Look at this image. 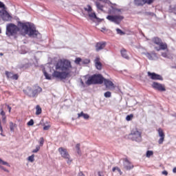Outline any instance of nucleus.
Here are the masks:
<instances>
[{
    "label": "nucleus",
    "mask_w": 176,
    "mask_h": 176,
    "mask_svg": "<svg viewBox=\"0 0 176 176\" xmlns=\"http://www.w3.org/2000/svg\"><path fill=\"white\" fill-rule=\"evenodd\" d=\"M42 113V108H41V106L36 105V115H41Z\"/></svg>",
    "instance_id": "nucleus-25"
},
{
    "label": "nucleus",
    "mask_w": 176,
    "mask_h": 176,
    "mask_svg": "<svg viewBox=\"0 0 176 176\" xmlns=\"http://www.w3.org/2000/svg\"><path fill=\"white\" fill-rule=\"evenodd\" d=\"M28 126H34V120L31 119L28 122Z\"/></svg>",
    "instance_id": "nucleus-44"
},
{
    "label": "nucleus",
    "mask_w": 176,
    "mask_h": 176,
    "mask_svg": "<svg viewBox=\"0 0 176 176\" xmlns=\"http://www.w3.org/2000/svg\"><path fill=\"white\" fill-rule=\"evenodd\" d=\"M43 73L44 76L45 77V79L47 80H52V76L46 72V69L45 68L43 69Z\"/></svg>",
    "instance_id": "nucleus-24"
},
{
    "label": "nucleus",
    "mask_w": 176,
    "mask_h": 176,
    "mask_svg": "<svg viewBox=\"0 0 176 176\" xmlns=\"http://www.w3.org/2000/svg\"><path fill=\"white\" fill-rule=\"evenodd\" d=\"M98 176H102V175H101V173H100V172H98Z\"/></svg>",
    "instance_id": "nucleus-61"
},
{
    "label": "nucleus",
    "mask_w": 176,
    "mask_h": 176,
    "mask_svg": "<svg viewBox=\"0 0 176 176\" xmlns=\"http://www.w3.org/2000/svg\"><path fill=\"white\" fill-rule=\"evenodd\" d=\"M76 151H79L80 149V144L78 143L76 145Z\"/></svg>",
    "instance_id": "nucleus-48"
},
{
    "label": "nucleus",
    "mask_w": 176,
    "mask_h": 176,
    "mask_svg": "<svg viewBox=\"0 0 176 176\" xmlns=\"http://www.w3.org/2000/svg\"><path fill=\"white\" fill-rule=\"evenodd\" d=\"M117 171L119 173L120 175H122L123 174V172H122V170H120L119 167L117 168Z\"/></svg>",
    "instance_id": "nucleus-51"
},
{
    "label": "nucleus",
    "mask_w": 176,
    "mask_h": 176,
    "mask_svg": "<svg viewBox=\"0 0 176 176\" xmlns=\"http://www.w3.org/2000/svg\"><path fill=\"white\" fill-rule=\"evenodd\" d=\"M96 5L97 9H98L99 10H102V9L104 8V6L101 5L100 2H96Z\"/></svg>",
    "instance_id": "nucleus-28"
},
{
    "label": "nucleus",
    "mask_w": 176,
    "mask_h": 176,
    "mask_svg": "<svg viewBox=\"0 0 176 176\" xmlns=\"http://www.w3.org/2000/svg\"><path fill=\"white\" fill-rule=\"evenodd\" d=\"M23 93L29 97H32V88H31V87H28L26 89H23Z\"/></svg>",
    "instance_id": "nucleus-21"
},
{
    "label": "nucleus",
    "mask_w": 176,
    "mask_h": 176,
    "mask_svg": "<svg viewBox=\"0 0 176 176\" xmlns=\"http://www.w3.org/2000/svg\"><path fill=\"white\" fill-rule=\"evenodd\" d=\"M106 30H107V28H102L101 32H103V31H106Z\"/></svg>",
    "instance_id": "nucleus-59"
},
{
    "label": "nucleus",
    "mask_w": 176,
    "mask_h": 176,
    "mask_svg": "<svg viewBox=\"0 0 176 176\" xmlns=\"http://www.w3.org/2000/svg\"><path fill=\"white\" fill-rule=\"evenodd\" d=\"M1 112H0V115L1 116H6V113H5V111H3V109H1Z\"/></svg>",
    "instance_id": "nucleus-45"
},
{
    "label": "nucleus",
    "mask_w": 176,
    "mask_h": 176,
    "mask_svg": "<svg viewBox=\"0 0 176 176\" xmlns=\"http://www.w3.org/2000/svg\"><path fill=\"white\" fill-rule=\"evenodd\" d=\"M58 152L61 155L63 159H66L67 164H69L72 160H71V157L69 156V154L68 153V151H67V149L60 147L58 148Z\"/></svg>",
    "instance_id": "nucleus-7"
},
{
    "label": "nucleus",
    "mask_w": 176,
    "mask_h": 176,
    "mask_svg": "<svg viewBox=\"0 0 176 176\" xmlns=\"http://www.w3.org/2000/svg\"><path fill=\"white\" fill-rule=\"evenodd\" d=\"M0 56H3V53H0Z\"/></svg>",
    "instance_id": "nucleus-62"
},
{
    "label": "nucleus",
    "mask_w": 176,
    "mask_h": 176,
    "mask_svg": "<svg viewBox=\"0 0 176 176\" xmlns=\"http://www.w3.org/2000/svg\"><path fill=\"white\" fill-rule=\"evenodd\" d=\"M173 173H176V167H175V168L173 169Z\"/></svg>",
    "instance_id": "nucleus-60"
},
{
    "label": "nucleus",
    "mask_w": 176,
    "mask_h": 176,
    "mask_svg": "<svg viewBox=\"0 0 176 176\" xmlns=\"http://www.w3.org/2000/svg\"><path fill=\"white\" fill-rule=\"evenodd\" d=\"M84 10L90 13L91 12H93V8H91V6L87 5V8H84Z\"/></svg>",
    "instance_id": "nucleus-27"
},
{
    "label": "nucleus",
    "mask_w": 176,
    "mask_h": 176,
    "mask_svg": "<svg viewBox=\"0 0 176 176\" xmlns=\"http://www.w3.org/2000/svg\"><path fill=\"white\" fill-rule=\"evenodd\" d=\"M0 168L1 170H3V171H6V173H9V170L6 169L5 167H3V166L0 165Z\"/></svg>",
    "instance_id": "nucleus-46"
},
{
    "label": "nucleus",
    "mask_w": 176,
    "mask_h": 176,
    "mask_svg": "<svg viewBox=\"0 0 176 176\" xmlns=\"http://www.w3.org/2000/svg\"><path fill=\"white\" fill-rule=\"evenodd\" d=\"M78 118H81V116H82V118L85 119V120H89V118H90V116H89V114L85 113H83V111H82L80 113H78Z\"/></svg>",
    "instance_id": "nucleus-23"
},
{
    "label": "nucleus",
    "mask_w": 176,
    "mask_h": 176,
    "mask_svg": "<svg viewBox=\"0 0 176 176\" xmlns=\"http://www.w3.org/2000/svg\"><path fill=\"white\" fill-rule=\"evenodd\" d=\"M170 11L172 13H176V6H170Z\"/></svg>",
    "instance_id": "nucleus-37"
},
{
    "label": "nucleus",
    "mask_w": 176,
    "mask_h": 176,
    "mask_svg": "<svg viewBox=\"0 0 176 176\" xmlns=\"http://www.w3.org/2000/svg\"><path fill=\"white\" fill-rule=\"evenodd\" d=\"M78 176H85V174H83V173L80 172L78 175Z\"/></svg>",
    "instance_id": "nucleus-56"
},
{
    "label": "nucleus",
    "mask_w": 176,
    "mask_h": 176,
    "mask_svg": "<svg viewBox=\"0 0 176 176\" xmlns=\"http://www.w3.org/2000/svg\"><path fill=\"white\" fill-rule=\"evenodd\" d=\"M151 12H148V14H151Z\"/></svg>",
    "instance_id": "nucleus-64"
},
{
    "label": "nucleus",
    "mask_w": 176,
    "mask_h": 176,
    "mask_svg": "<svg viewBox=\"0 0 176 176\" xmlns=\"http://www.w3.org/2000/svg\"><path fill=\"white\" fill-rule=\"evenodd\" d=\"M152 87L157 91H166V87L164 85L160 84L157 82H153L152 84Z\"/></svg>",
    "instance_id": "nucleus-9"
},
{
    "label": "nucleus",
    "mask_w": 176,
    "mask_h": 176,
    "mask_svg": "<svg viewBox=\"0 0 176 176\" xmlns=\"http://www.w3.org/2000/svg\"><path fill=\"white\" fill-rule=\"evenodd\" d=\"M45 143V140L43 139V138H40V146H43V144Z\"/></svg>",
    "instance_id": "nucleus-40"
},
{
    "label": "nucleus",
    "mask_w": 176,
    "mask_h": 176,
    "mask_svg": "<svg viewBox=\"0 0 176 176\" xmlns=\"http://www.w3.org/2000/svg\"><path fill=\"white\" fill-rule=\"evenodd\" d=\"M42 89L41 87H36V88L32 91V97H35L38 96L39 93H41Z\"/></svg>",
    "instance_id": "nucleus-18"
},
{
    "label": "nucleus",
    "mask_w": 176,
    "mask_h": 176,
    "mask_svg": "<svg viewBox=\"0 0 176 176\" xmlns=\"http://www.w3.org/2000/svg\"><path fill=\"white\" fill-rule=\"evenodd\" d=\"M0 164H3V166H7L8 167H10V164L7 162L3 161L2 159L0 158Z\"/></svg>",
    "instance_id": "nucleus-33"
},
{
    "label": "nucleus",
    "mask_w": 176,
    "mask_h": 176,
    "mask_svg": "<svg viewBox=\"0 0 176 176\" xmlns=\"http://www.w3.org/2000/svg\"><path fill=\"white\" fill-rule=\"evenodd\" d=\"M34 157H35V155L34 154H32V155H30L28 157V160H29V162L32 163L35 161Z\"/></svg>",
    "instance_id": "nucleus-30"
},
{
    "label": "nucleus",
    "mask_w": 176,
    "mask_h": 176,
    "mask_svg": "<svg viewBox=\"0 0 176 176\" xmlns=\"http://www.w3.org/2000/svg\"><path fill=\"white\" fill-rule=\"evenodd\" d=\"M49 129H50V126H49V125H47V126H43V130H44L45 131L49 130Z\"/></svg>",
    "instance_id": "nucleus-47"
},
{
    "label": "nucleus",
    "mask_w": 176,
    "mask_h": 176,
    "mask_svg": "<svg viewBox=\"0 0 176 176\" xmlns=\"http://www.w3.org/2000/svg\"><path fill=\"white\" fill-rule=\"evenodd\" d=\"M85 83H86V85H87V86H90L91 85H96V83L94 82V76L92 75V76H89Z\"/></svg>",
    "instance_id": "nucleus-20"
},
{
    "label": "nucleus",
    "mask_w": 176,
    "mask_h": 176,
    "mask_svg": "<svg viewBox=\"0 0 176 176\" xmlns=\"http://www.w3.org/2000/svg\"><path fill=\"white\" fill-rule=\"evenodd\" d=\"M104 96L105 98H111V97H112V93H111L109 91H107L104 94Z\"/></svg>",
    "instance_id": "nucleus-26"
},
{
    "label": "nucleus",
    "mask_w": 176,
    "mask_h": 176,
    "mask_svg": "<svg viewBox=\"0 0 176 176\" xmlns=\"http://www.w3.org/2000/svg\"><path fill=\"white\" fill-rule=\"evenodd\" d=\"M6 75L8 79H12V78H13V73H12V72H9L6 71Z\"/></svg>",
    "instance_id": "nucleus-29"
},
{
    "label": "nucleus",
    "mask_w": 176,
    "mask_h": 176,
    "mask_svg": "<svg viewBox=\"0 0 176 176\" xmlns=\"http://www.w3.org/2000/svg\"><path fill=\"white\" fill-rule=\"evenodd\" d=\"M13 80H17L19 79V75L17 74H12V78Z\"/></svg>",
    "instance_id": "nucleus-43"
},
{
    "label": "nucleus",
    "mask_w": 176,
    "mask_h": 176,
    "mask_svg": "<svg viewBox=\"0 0 176 176\" xmlns=\"http://www.w3.org/2000/svg\"><path fill=\"white\" fill-rule=\"evenodd\" d=\"M41 149V146L39 145L36 146V148L32 151V153H36Z\"/></svg>",
    "instance_id": "nucleus-36"
},
{
    "label": "nucleus",
    "mask_w": 176,
    "mask_h": 176,
    "mask_svg": "<svg viewBox=\"0 0 176 176\" xmlns=\"http://www.w3.org/2000/svg\"><path fill=\"white\" fill-rule=\"evenodd\" d=\"M106 19L111 21V23H114V24H117L119 25L122 21L124 19V16L122 15H108Z\"/></svg>",
    "instance_id": "nucleus-6"
},
{
    "label": "nucleus",
    "mask_w": 176,
    "mask_h": 176,
    "mask_svg": "<svg viewBox=\"0 0 176 176\" xmlns=\"http://www.w3.org/2000/svg\"><path fill=\"white\" fill-rule=\"evenodd\" d=\"M7 107H8L9 112H10V111H12V107H10V106H9L8 104H7Z\"/></svg>",
    "instance_id": "nucleus-55"
},
{
    "label": "nucleus",
    "mask_w": 176,
    "mask_h": 176,
    "mask_svg": "<svg viewBox=\"0 0 176 176\" xmlns=\"http://www.w3.org/2000/svg\"><path fill=\"white\" fill-rule=\"evenodd\" d=\"M103 82L106 87H115V85L113 84V82L107 78H104Z\"/></svg>",
    "instance_id": "nucleus-19"
},
{
    "label": "nucleus",
    "mask_w": 176,
    "mask_h": 176,
    "mask_svg": "<svg viewBox=\"0 0 176 176\" xmlns=\"http://www.w3.org/2000/svg\"><path fill=\"white\" fill-rule=\"evenodd\" d=\"M10 131H14V124L12 122H10Z\"/></svg>",
    "instance_id": "nucleus-38"
},
{
    "label": "nucleus",
    "mask_w": 176,
    "mask_h": 176,
    "mask_svg": "<svg viewBox=\"0 0 176 176\" xmlns=\"http://www.w3.org/2000/svg\"><path fill=\"white\" fill-rule=\"evenodd\" d=\"M155 0H134L135 6H144L146 3L147 5H152Z\"/></svg>",
    "instance_id": "nucleus-8"
},
{
    "label": "nucleus",
    "mask_w": 176,
    "mask_h": 176,
    "mask_svg": "<svg viewBox=\"0 0 176 176\" xmlns=\"http://www.w3.org/2000/svg\"><path fill=\"white\" fill-rule=\"evenodd\" d=\"M82 61V58H76V60L74 61L75 64H77V65H79Z\"/></svg>",
    "instance_id": "nucleus-35"
},
{
    "label": "nucleus",
    "mask_w": 176,
    "mask_h": 176,
    "mask_svg": "<svg viewBox=\"0 0 176 176\" xmlns=\"http://www.w3.org/2000/svg\"><path fill=\"white\" fill-rule=\"evenodd\" d=\"M121 53V56L122 57H123V58H126V60H129V58H130L129 57V55H127V51L124 49L121 50L120 51Z\"/></svg>",
    "instance_id": "nucleus-22"
},
{
    "label": "nucleus",
    "mask_w": 176,
    "mask_h": 176,
    "mask_svg": "<svg viewBox=\"0 0 176 176\" xmlns=\"http://www.w3.org/2000/svg\"><path fill=\"white\" fill-rule=\"evenodd\" d=\"M123 166L124 168L127 171H130V170H133V168H134V165H133L127 158L124 159Z\"/></svg>",
    "instance_id": "nucleus-12"
},
{
    "label": "nucleus",
    "mask_w": 176,
    "mask_h": 176,
    "mask_svg": "<svg viewBox=\"0 0 176 176\" xmlns=\"http://www.w3.org/2000/svg\"><path fill=\"white\" fill-rule=\"evenodd\" d=\"M116 31L118 35H124L126 34L124 32H123L122 30L120 28H116Z\"/></svg>",
    "instance_id": "nucleus-31"
},
{
    "label": "nucleus",
    "mask_w": 176,
    "mask_h": 176,
    "mask_svg": "<svg viewBox=\"0 0 176 176\" xmlns=\"http://www.w3.org/2000/svg\"><path fill=\"white\" fill-rule=\"evenodd\" d=\"M172 25H173V27H176V21H175V19H173Z\"/></svg>",
    "instance_id": "nucleus-50"
},
{
    "label": "nucleus",
    "mask_w": 176,
    "mask_h": 176,
    "mask_svg": "<svg viewBox=\"0 0 176 176\" xmlns=\"http://www.w3.org/2000/svg\"><path fill=\"white\" fill-rule=\"evenodd\" d=\"M142 133L138 131V129L135 128L131 131V133L128 135V138L132 141H135V142H141L142 141Z\"/></svg>",
    "instance_id": "nucleus-5"
},
{
    "label": "nucleus",
    "mask_w": 176,
    "mask_h": 176,
    "mask_svg": "<svg viewBox=\"0 0 176 176\" xmlns=\"http://www.w3.org/2000/svg\"><path fill=\"white\" fill-rule=\"evenodd\" d=\"M153 155V151H147L146 153V157H149L150 156H152Z\"/></svg>",
    "instance_id": "nucleus-34"
},
{
    "label": "nucleus",
    "mask_w": 176,
    "mask_h": 176,
    "mask_svg": "<svg viewBox=\"0 0 176 176\" xmlns=\"http://www.w3.org/2000/svg\"><path fill=\"white\" fill-rule=\"evenodd\" d=\"M118 166H116V167H113V168H112V171H116V170H118Z\"/></svg>",
    "instance_id": "nucleus-54"
},
{
    "label": "nucleus",
    "mask_w": 176,
    "mask_h": 176,
    "mask_svg": "<svg viewBox=\"0 0 176 176\" xmlns=\"http://www.w3.org/2000/svg\"><path fill=\"white\" fill-rule=\"evenodd\" d=\"M82 64H90V59H84L82 61Z\"/></svg>",
    "instance_id": "nucleus-41"
},
{
    "label": "nucleus",
    "mask_w": 176,
    "mask_h": 176,
    "mask_svg": "<svg viewBox=\"0 0 176 176\" xmlns=\"http://www.w3.org/2000/svg\"><path fill=\"white\" fill-rule=\"evenodd\" d=\"M0 131L3 133V129L2 128V124L0 125Z\"/></svg>",
    "instance_id": "nucleus-57"
},
{
    "label": "nucleus",
    "mask_w": 176,
    "mask_h": 176,
    "mask_svg": "<svg viewBox=\"0 0 176 176\" xmlns=\"http://www.w3.org/2000/svg\"><path fill=\"white\" fill-rule=\"evenodd\" d=\"M133 118H134L133 114L127 115L126 117V120H127V122H130V120H132Z\"/></svg>",
    "instance_id": "nucleus-32"
},
{
    "label": "nucleus",
    "mask_w": 176,
    "mask_h": 176,
    "mask_svg": "<svg viewBox=\"0 0 176 176\" xmlns=\"http://www.w3.org/2000/svg\"><path fill=\"white\" fill-rule=\"evenodd\" d=\"M23 30L25 35H28L30 38H33L37 41L42 39V34L36 30L35 25L31 22L18 21V26L14 23H8L6 25V34L7 36H14L17 35V33L20 31V28Z\"/></svg>",
    "instance_id": "nucleus-1"
},
{
    "label": "nucleus",
    "mask_w": 176,
    "mask_h": 176,
    "mask_svg": "<svg viewBox=\"0 0 176 176\" xmlns=\"http://www.w3.org/2000/svg\"><path fill=\"white\" fill-rule=\"evenodd\" d=\"M0 9H2L0 10V16L3 21H11L12 17L6 10V6L2 1H0Z\"/></svg>",
    "instance_id": "nucleus-3"
},
{
    "label": "nucleus",
    "mask_w": 176,
    "mask_h": 176,
    "mask_svg": "<svg viewBox=\"0 0 176 176\" xmlns=\"http://www.w3.org/2000/svg\"><path fill=\"white\" fill-rule=\"evenodd\" d=\"M77 153H78V155H81L82 154V152L80 151V149L77 150Z\"/></svg>",
    "instance_id": "nucleus-58"
},
{
    "label": "nucleus",
    "mask_w": 176,
    "mask_h": 176,
    "mask_svg": "<svg viewBox=\"0 0 176 176\" xmlns=\"http://www.w3.org/2000/svg\"><path fill=\"white\" fill-rule=\"evenodd\" d=\"M80 84L82 86V87H85V82H83V80L82 79H80Z\"/></svg>",
    "instance_id": "nucleus-53"
},
{
    "label": "nucleus",
    "mask_w": 176,
    "mask_h": 176,
    "mask_svg": "<svg viewBox=\"0 0 176 176\" xmlns=\"http://www.w3.org/2000/svg\"><path fill=\"white\" fill-rule=\"evenodd\" d=\"M88 16L90 20H91L92 21L94 19L97 20L98 23H101V21H102V19L97 17V14H96V12H91V14H89Z\"/></svg>",
    "instance_id": "nucleus-17"
},
{
    "label": "nucleus",
    "mask_w": 176,
    "mask_h": 176,
    "mask_svg": "<svg viewBox=\"0 0 176 176\" xmlns=\"http://www.w3.org/2000/svg\"><path fill=\"white\" fill-rule=\"evenodd\" d=\"M3 123H6V116H2Z\"/></svg>",
    "instance_id": "nucleus-49"
},
{
    "label": "nucleus",
    "mask_w": 176,
    "mask_h": 176,
    "mask_svg": "<svg viewBox=\"0 0 176 176\" xmlns=\"http://www.w3.org/2000/svg\"><path fill=\"white\" fill-rule=\"evenodd\" d=\"M161 56L164 57V58H168V54H167V52H162Z\"/></svg>",
    "instance_id": "nucleus-39"
},
{
    "label": "nucleus",
    "mask_w": 176,
    "mask_h": 176,
    "mask_svg": "<svg viewBox=\"0 0 176 176\" xmlns=\"http://www.w3.org/2000/svg\"><path fill=\"white\" fill-rule=\"evenodd\" d=\"M94 80L95 85H102L104 83V78L101 74H94Z\"/></svg>",
    "instance_id": "nucleus-11"
},
{
    "label": "nucleus",
    "mask_w": 176,
    "mask_h": 176,
    "mask_svg": "<svg viewBox=\"0 0 176 176\" xmlns=\"http://www.w3.org/2000/svg\"><path fill=\"white\" fill-rule=\"evenodd\" d=\"M111 8H112V9H113V10L114 12H117L118 13H120V12H122V9L113 8V7H112V6H111Z\"/></svg>",
    "instance_id": "nucleus-42"
},
{
    "label": "nucleus",
    "mask_w": 176,
    "mask_h": 176,
    "mask_svg": "<svg viewBox=\"0 0 176 176\" xmlns=\"http://www.w3.org/2000/svg\"><path fill=\"white\" fill-rule=\"evenodd\" d=\"M2 33V30H1V28H0V34H1Z\"/></svg>",
    "instance_id": "nucleus-63"
},
{
    "label": "nucleus",
    "mask_w": 176,
    "mask_h": 176,
    "mask_svg": "<svg viewBox=\"0 0 176 176\" xmlns=\"http://www.w3.org/2000/svg\"><path fill=\"white\" fill-rule=\"evenodd\" d=\"M55 69L52 76L60 80H65L72 76V63L68 59H59L55 64Z\"/></svg>",
    "instance_id": "nucleus-2"
},
{
    "label": "nucleus",
    "mask_w": 176,
    "mask_h": 176,
    "mask_svg": "<svg viewBox=\"0 0 176 176\" xmlns=\"http://www.w3.org/2000/svg\"><path fill=\"white\" fill-rule=\"evenodd\" d=\"M152 42L159 47H155L154 48L157 52H160V50H166L168 49V45L166 43H163L162 38L155 36L152 38Z\"/></svg>",
    "instance_id": "nucleus-4"
},
{
    "label": "nucleus",
    "mask_w": 176,
    "mask_h": 176,
    "mask_svg": "<svg viewBox=\"0 0 176 176\" xmlns=\"http://www.w3.org/2000/svg\"><path fill=\"white\" fill-rule=\"evenodd\" d=\"M107 46V42L105 41H100L96 43L95 49L96 52H100L105 48Z\"/></svg>",
    "instance_id": "nucleus-13"
},
{
    "label": "nucleus",
    "mask_w": 176,
    "mask_h": 176,
    "mask_svg": "<svg viewBox=\"0 0 176 176\" xmlns=\"http://www.w3.org/2000/svg\"><path fill=\"white\" fill-rule=\"evenodd\" d=\"M147 75L152 80H163V76L155 72H148Z\"/></svg>",
    "instance_id": "nucleus-10"
},
{
    "label": "nucleus",
    "mask_w": 176,
    "mask_h": 176,
    "mask_svg": "<svg viewBox=\"0 0 176 176\" xmlns=\"http://www.w3.org/2000/svg\"><path fill=\"white\" fill-rule=\"evenodd\" d=\"M158 134H159V137H160V138L158 140V144H160V145H162V144H163L164 141V132H163V129H162V128L158 129Z\"/></svg>",
    "instance_id": "nucleus-14"
},
{
    "label": "nucleus",
    "mask_w": 176,
    "mask_h": 176,
    "mask_svg": "<svg viewBox=\"0 0 176 176\" xmlns=\"http://www.w3.org/2000/svg\"><path fill=\"white\" fill-rule=\"evenodd\" d=\"M94 63L96 69L101 71L102 69V63L100 61V57L97 56L94 60Z\"/></svg>",
    "instance_id": "nucleus-15"
},
{
    "label": "nucleus",
    "mask_w": 176,
    "mask_h": 176,
    "mask_svg": "<svg viewBox=\"0 0 176 176\" xmlns=\"http://www.w3.org/2000/svg\"><path fill=\"white\" fill-rule=\"evenodd\" d=\"M144 54L147 57V58H148V60H154L153 57H155V58H157V54H156V52H152L151 54L149 52H144Z\"/></svg>",
    "instance_id": "nucleus-16"
},
{
    "label": "nucleus",
    "mask_w": 176,
    "mask_h": 176,
    "mask_svg": "<svg viewBox=\"0 0 176 176\" xmlns=\"http://www.w3.org/2000/svg\"><path fill=\"white\" fill-rule=\"evenodd\" d=\"M163 174V175H168V172H167V170H164L162 173Z\"/></svg>",
    "instance_id": "nucleus-52"
}]
</instances>
